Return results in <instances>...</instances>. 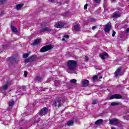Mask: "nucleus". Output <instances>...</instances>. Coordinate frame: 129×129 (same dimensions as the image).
I'll return each mask as SVG.
<instances>
[{"instance_id":"nucleus-44","label":"nucleus","mask_w":129,"mask_h":129,"mask_svg":"<svg viewBox=\"0 0 129 129\" xmlns=\"http://www.w3.org/2000/svg\"><path fill=\"white\" fill-rule=\"evenodd\" d=\"M22 88H23V90H26V86H22Z\"/></svg>"},{"instance_id":"nucleus-38","label":"nucleus","mask_w":129,"mask_h":129,"mask_svg":"<svg viewBox=\"0 0 129 129\" xmlns=\"http://www.w3.org/2000/svg\"><path fill=\"white\" fill-rule=\"evenodd\" d=\"M115 33H116L114 31H112V37H114V36H115Z\"/></svg>"},{"instance_id":"nucleus-21","label":"nucleus","mask_w":129,"mask_h":129,"mask_svg":"<svg viewBox=\"0 0 129 129\" xmlns=\"http://www.w3.org/2000/svg\"><path fill=\"white\" fill-rule=\"evenodd\" d=\"M67 124L69 126H70L71 125H73V124H74V122H73V120H71L70 121H69L67 123Z\"/></svg>"},{"instance_id":"nucleus-36","label":"nucleus","mask_w":129,"mask_h":129,"mask_svg":"<svg viewBox=\"0 0 129 129\" xmlns=\"http://www.w3.org/2000/svg\"><path fill=\"white\" fill-rule=\"evenodd\" d=\"M95 3H96V4H98L99 3H100V0H94Z\"/></svg>"},{"instance_id":"nucleus-50","label":"nucleus","mask_w":129,"mask_h":129,"mask_svg":"<svg viewBox=\"0 0 129 129\" xmlns=\"http://www.w3.org/2000/svg\"><path fill=\"white\" fill-rule=\"evenodd\" d=\"M62 41H65V38H64V37L62 39Z\"/></svg>"},{"instance_id":"nucleus-37","label":"nucleus","mask_w":129,"mask_h":129,"mask_svg":"<svg viewBox=\"0 0 129 129\" xmlns=\"http://www.w3.org/2000/svg\"><path fill=\"white\" fill-rule=\"evenodd\" d=\"M87 7H88V4L85 5L84 7V10H87Z\"/></svg>"},{"instance_id":"nucleus-22","label":"nucleus","mask_w":129,"mask_h":129,"mask_svg":"<svg viewBox=\"0 0 129 129\" xmlns=\"http://www.w3.org/2000/svg\"><path fill=\"white\" fill-rule=\"evenodd\" d=\"M75 30L77 31H80V28H79V25L76 24L74 26Z\"/></svg>"},{"instance_id":"nucleus-14","label":"nucleus","mask_w":129,"mask_h":129,"mask_svg":"<svg viewBox=\"0 0 129 129\" xmlns=\"http://www.w3.org/2000/svg\"><path fill=\"white\" fill-rule=\"evenodd\" d=\"M82 84L84 87H87L89 84V81L87 80L84 79L82 82Z\"/></svg>"},{"instance_id":"nucleus-34","label":"nucleus","mask_w":129,"mask_h":129,"mask_svg":"<svg viewBox=\"0 0 129 129\" xmlns=\"http://www.w3.org/2000/svg\"><path fill=\"white\" fill-rule=\"evenodd\" d=\"M98 78V77H97V76H94L93 78V80H96V79H97Z\"/></svg>"},{"instance_id":"nucleus-25","label":"nucleus","mask_w":129,"mask_h":129,"mask_svg":"<svg viewBox=\"0 0 129 129\" xmlns=\"http://www.w3.org/2000/svg\"><path fill=\"white\" fill-rule=\"evenodd\" d=\"M119 104H120V103L118 102V103H117V102H112L111 103V106H116L117 105H119Z\"/></svg>"},{"instance_id":"nucleus-28","label":"nucleus","mask_w":129,"mask_h":129,"mask_svg":"<svg viewBox=\"0 0 129 129\" xmlns=\"http://www.w3.org/2000/svg\"><path fill=\"white\" fill-rule=\"evenodd\" d=\"M70 82L75 84L77 82V80L76 79H72L71 80Z\"/></svg>"},{"instance_id":"nucleus-41","label":"nucleus","mask_w":129,"mask_h":129,"mask_svg":"<svg viewBox=\"0 0 129 129\" xmlns=\"http://www.w3.org/2000/svg\"><path fill=\"white\" fill-rule=\"evenodd\" d=\"M4 13H5V12L2 11L0 13V16H4Z\"/></svg>"},{"instance_id":"nucleus-49","label":"nucleus","mask_w":129,"mask_h":129,"mask_svg":"<svg viewBox=\"0 0 129 129\" xmlns=\"http://www.w3.org/2000/svg\"><path fill=\"white\" fill-rule=\"evenodd\" d=\"M111 129H116V128H115V127H113V126L111 127Z\"/></svg>"},{"instance_id":"nucleus-3","label":"nucleus","mask_w":129,"mask_h":129,"mask_svg":"<svg viewBox=\"0 0 129 129\" xmlns=\"http://www.w3.org/2000/svg\"><path fill=\"white\" fill-rule=\"evenodd\" d=\"M54 48V45H49L43 46L42 48L40 49V52H47V51H49V50H51Z\"/></svg>"},{"instance_id":"nucleus-51","label":"nucleus","mask_w":129,"mask_h":129,"mask_svg":"<svg viewBox=\"0 0 129 129\" xmlns=\"http://www.w3.org/2000/svg\"><path fill=\"white\" fill-rule=\"evenodd\" d=\"M99 79H101V78H102V76H100V77H99Z\"/></svg>"},{"instance_id":"nucleus-12","label":"nucleus","mask_w":129,"mask_h":129,"mask_svg":"<svg viewBox=\"0 0 129 129\" xmlns=\"http://www.w3.org/2000/svg\"><path fill=\"white\" fill-rule=\"evenodd\" d=\"M64 26H65V23L63 22H58L55 24V28H57L58 29L63 28Z\"/></svg>"},{"instance_id":"nucleus-23","label":"nucleus","mask_w":129,"mask_h":129,"mask_svg":"<svg viewBox=\"0 0 129 129\" xmlns=\"http://www.w3.org/2000/svg\"><path fill=\"white\" fill-rule=\"evenodd\" d=\"M9 88V84H6L2 87L3 90H7Z\"/></svg>"},{"instance_id":"nucleus-30","label":"nucleus","mask_w":129,"mask_h":129,"mask_svg":"<svg viewBox=\"0 0 129 129\" xmlns=\"http://www.w3.org/2000/svg\"><path fill=\"white\" fill-rule=\"evenodd\" d=\"M29 57V53H24L23 54V58H26Z\"/></svg>"},{"instance_id":"nucleus-6","label":"nucleus","mask_w":129,"mask_h":129,"mask_svg":"<svg viewBox=\"0 0 129 129\" xmlns=\"http://www.w3.org/2000/svg\"><path fill=\"white\" fill-rule=\"evenodd\" d=\"M119 123V121L116 118H113L109 120V124L113 125H117Z\"/></svg>"},{"instance_id":"nucleus-1","label":"nucleus","mask_w":129,"mask_h":129,"mask_svg":"<svg viewBox=\"0 0 129 129\" xmlns=\"http://www.w3.org/2000/svg\"><path fill=\"white\" fill-rule=\"evenodd\" d=\"M36 117H38L37 115H36L34 117V124H35V125H36V126H38V125H39L40 126H41V128H42V129L47 128V124H42V122H41L40 120H37V119H36Z\"/></svg>"},{"instance_id":"nucleus-31","label":"nucleus","mask_w":129,"mask_h":129,"mask_svg":"<svg viewBox=\"0 0 129 129\" xmlns=\"http://www.w3.org/2000/svg\"><path fill=\"white\" fill-rule=\"evenodd\" d=\"M97 100L96 99H94L93 100V102L92 103V104H93V105L97 104Z\"/></svg>"},{"instance_id":"nucleus-24","label":"nucleus","mask_w":129,"mask_h":129,"mask_svg":"<svg viewBox=\"0 0 129 129\" xmlns=\"http://www.w3.org/2000/svg\"><path fill=\"white\" fill-rule=\"evenodd\" d=\"M11 30L14 33H17L18 32V29L15 26H12Z\"/></svg>"},{"instance_id":"nucleus-33","label":"nucleus","mask_w":129,"mask_h":129,"mask_svg":"<svg viewBox=\"0 0 129 129\" xmlns=\"http://www.w3.org/2000/svg\"><path fill=\"white\" fill-rule=\"evenodd\" d=\"M68 88L69 89H71V88H72V84H71V83L68 84Z\"/></svg>"},{"instance_id":"nucleus-20","label":"nucleus","mask_w":129,"mask_h":129,"mask_svg":"<svg viewBox=\"0 0 129 129\" xmlns=\"http://www.w3.org/2000/svg\"><path fill=\"white\" fill-rule=\"evenodd\" d=\"M121 17V14L120 13H113L112 16V18H119Z\"/></svg>"},{"instance_id":"nucleus-4","label":"nucleus","mask_w":129,"mask_h":129,"mask_svg":"<svg viewBox=\"0 0 129 129\" xmlns=\"http://www.w3.org/2000/svg\"><path fill=\"white\" fill-rule=\"evenodd\" d=\"M7 62L8 63H11V64H14V63H18L19 62V59H17V58L11 57H8L7 59Z\"/></svg>"},{"instance_id":"nucleus-15","label":"nucleus","mask_w":129,"mask_h":129,"mask_svg":"<svg viewBox=\"0 0 129 129\" xmlns=\"http://www.w3.org/2000/svg\"><path fill=\"white\" fill-rule=\"evenodd\" d=\"M52 29L49 27H45L39 31V33H44V32H51Z\"/></svg>"},{"instance_id":"nucleus-9","label":"nucleus","mask_w":129,"mask_h":129,"mask_svg":"<svg viewBox=\"0 0 129 129\" xmlns=\"http://www.w3.org/2000/svg\"><path fill=\"white\" fill-rule=\"evenodd\" d=\"M47 113L48 108L44 107L40 110L39 113V115L42 116V115H45V114H47Z\"/></svg>"},{"instance_id":"nucleus-2","label":"nucleus","mask_w":129,"mask_h":129,"mask_svg":"<svg viewBox=\"0 0 129 129\" xmlns=\"http://www.w3.org/2000/svg\"><path fill=\"white\" fill-rule=\"evenodd\" d=\"M67 67L68 68V69L67 70L68 73L76 74V72H75V70L76 69L77 66H76V65H68Z\"/></svg>"},{"instance_id":"nucleus-13","label":"nucleus","mask_w":129,"mask_h":129,"mask_svg":"<svg viewBox=\"0 0 129 129\" xmlns=\"http://www.w3.org/2000/svg\"><path fill=\"white\" fill-rule=\"evenodd\" d=\"M99 56L102 60H104L105 58H107V57L108 56V54H107V53L106 52H103L102 53H100L99 54Z\"/></svg>"},{"instance_id":"nucleus-10","label":"nucleus","mask_w":129,"mask_h":129,"mask_svg":"<svg viewBox=\"0 0 129 129\" xmlns=\"http://www.w3.org/2000/svg\"><path fill=\"white\" fill-rule=\"evenodd\" d=\"M111 28V25H110V23H108L107 24L105 25L104 31L106 32V33H108L109 32H110Z\"/></svg>"},{"instance_id":"nucleus-8","label":"nucleus","mask_w":129,"mask_h":129,"mask_svg":"<svg viewBox=\"0 0 129 129\" xmlns=\"http://www.w3.org/2000/svg\"><path fill=\"white\" fill-rule=\"evenodd\" d=\"M121 98H122V96H121L120 94H116L115 95H111L110 97V99H121Z\"/></svg>"},{"instance_id":"nucleus-26","label":"nucleus","mask_w":129,"mask_h":129,"mask_svg":"<svg viewBox=\"0 0 129 129\" xmlns=\"http://www.w3.org/2000/svg\"><path fill=\"white\" fill-rule=\"evenodd\" d=\"M14 104H15L14 100H12V101L9 102V106L10 107L13 106Z\"/></svg>"},{"instance_id":"nucleus-29","label":"nucleus","mask_w":129,"mask_h":129,"mask_svg":"<svg viewBox=\"0 0 129 129\" xmlns=\"http://www.w3.org/2000/svg\"><path fill=\"white\" fill-rule=\"evenodd\" d=\"M60 84V81H55L54 82V85L55 86H58Z\"/></svg>"},{"instance_id":"nucleus-11","label":"nucleus","mask_w":129,"mask_h":129,"mask_svg":"<svg viewBox=\"0 0 129 129\" xmlns=\"http://www.w3.org/2000/svg\"><path fill=\"white\" fill-rule=\"evenodd\" d=\"M121 68H118L116 71L114 73V77L116 78L118 77V76H121Z\"/></svg>"},{"instance_id":"nucleus-52","label":"nucleus","mask_w":129,"mask_h":129,"mask_svg":"<svg viewBox=\"0 0 129 129\" xmlns=\"http://www.w3.org/2000/svg\"><path fill=\"white\" fill-rule=\"evenodd\" d=\"M114 62H117V60H114Z\"/></svg>"},{"instance_id":"nucleus-17","label":"nucleus","mask_w":129,"mask_h":129,"mask_svg":"<svg viewBox=\"0 0 129 129\" xmlns=\"http://www.w3.org/2000/svg\"><path fill=\"white\" fill-rule=\"evenodd\" d=\"M102 123H103V119H99L95 122L96 125H99L102 124Z\"/></svg>"},{"instance_id":"nucleus-42","label":"nucleus","mask_w":129,"mask_h":129,"mask_svg":"<svg viewBox=\"0 0 129 129\" xmlns=\"http://www.w3.org/2000/svg\"><path fill=\"white\" fill-rule=\"evenodd\" d=\"M63 38H66V39H68V38H69V36L66 35L63 36Z\"/></svg>"},{"instance_id":"nucleus-35","label":"nucleus","mask_w":129,"mask_h":129,"mask_svg":"<svg viewBox=\"0 0 129 129\" xmlns=\"http://www.w3.org/2000/svg\"><path fill=\"white\" fill-rule=\"evenodd\" d=\"M27 75H28V73H27V71H25L24 74V77H27Z\"/></svg>"},{"instance_id":"nucleus-19","label":"nucleus","mask_w":129,"mask_h":129,"mask_svg":"<svg viewBox=\"0 0 129 129\" xmlns=\"http://www.w3.org/2000/svg\"><path fill=\"white\" fill-rule=\"evenodd\" d=\"M23 7H24V4H18V5H16V10H17V11H20V10H21V9H22Z\"/></svg>"},{"instance_id":"nucleus-46","label":"nucleus","mask_w":129,"mask_h":129,"mask_svg":"<svg viewBox=\"0 0 129 129\" xmlns=\"http://www.w3.org/2000/svg\"><path fill=\"white\" fill-rule=\"evenodd\" d=\"M48 2H49V3H54V0H48Z\"/></svg>"},{"instance_id":"nucleus-5","label":"nucleus","mask_w":129,"mask_h":129,"mask_svg":"<svg viewBox=\"0 0 129 129\" xmlns=\"http://www.w3.org/2000/svg\"><path fill=\"white\" fill-rule=\"evenodd\" d=\"M62 98H59L56 100H54V105L55 106H57V107H60L62 105Z\"/></svg>"},{"instance_id":"nucleus-16","label":"nucleus","mask_w":129,"mask_h":129,"mask_svg":"<svg viewBox=\"0 0 129 129\" xmlns=\"http://www.w3.org/2000/svg\"><path fill=\"white\" fill-rule=\"evenodd\" d=\"M67 65H77V62L74 60H69L67 62Z\"/></svg>"},{"instance_id":"nucleus-27","label":"nucleus","mask_w":129,"mask_h":129,"mask_svg":"<svg viewBox=\"0 0 129 129\" xmlns=\"http://www.w3.org/2000/svg\"><path fill=\"white\" fill-rule=\"evenodd\" d=\"M7 3V0H1L0 1V5H4V4H6Z\"/></svg>"},{"instance_id":"nucleus-43","label":"nucleus","mask_w":129,"mask_h":129,"mask_svg":"<svg viewBox=\"0 0 129 129\" xmlns=\"http://www.w3.org/2000/svg\"><path fill=\"white\" fill-rule=\"evenodd\" d=\"M62 16H63V17H66L67 16L66 13H63L62 14Z\"/></svg>"},{"instance_id":"nucleus-47","label":"nucleus","mask_w":129,"mask_h":129,"mask_svg":"<svg viewBox=\"0 0 129 129\" xmlns=\"http://www.w3.org/2000/svg\"><path fill=\"white\" fill-rule=\"evenodd\" d=\"M89 58L87 56H86V61H88Z\"/></svg>"},{"instance_id":"nucleus-39","label":"nucleus","mask_w":129,"mask_h":129,"mask_svg":"<svg viewBox=\"0 0 129 129\" xmlns=\"http://www.w3.org/2000/svg\"><path fill=\"white\" fill-rule=\"evenodd\" d=\"M40 90L41 91H45V89H46L45 88H42V87H41L40 88Z\"/></svg>"},{"instance_id":"nucleus-7","label":"nucleus","mask_w":129,"mask_h":129,"mask_svg":"<svg viewBox=\"0 0 129 129\" xmlns=\"http://www.w3.org/2000/svg\"><path fill=\"white\" fill-rule=\"evenodd\" d=\"M37 60V56L36 55H32L28 58L25 59L26 63H28V62H34Z\"/></svg>"},{"instance_id":"nucleus-32","label":"nucleus","mask_w":129,"mask_h":129,"mask_svg":"<svg viewBox=\"0 0 129 129\" xmlns=\"http://www.w3.org/2000/svg\"><path fill=\"white\" fill-rule=\"evenodd\" d=\"M36 81H40V80H42V78L41 77H37L36 78Z\"/></svg>"},{"instance_id":"nucleus-48","label":"nucleus","mask_w":129,"mask_h":129,"mask_svg":"<svg viewBox=\"0 0 129 129\" xmlns=\"http://www.w3.org/2000/svg\"><path fill=\"white\" fill-rule=\"evenodd\" d=\"M126 32L127 33H129V28H128V29H126Z\"/></svg>"},{"instance_id":"nucleus-45","label":"nucleus","mask_w":129,"mask_h":129,"mask_svg":"<svg viewBox=\"0 0 129 129\" xmlns=\"http://www.w3.org/2000/svg\"><path fill=\"white\" fill-rule=\"evenodd\" d=\"M95 69H99V66H95Z\"/></svg>"},{"instance_id":"nucleus-18","label":"nucleus","mask_w":129,"mask_h":129,"mask_svg":"<svg viewBox=\"0 0 129 129\" xmlns=\"http://www.w3.org/2000/svg\"><path fill=\"white\" fill-rule=\"evenodd\" d=\"M41 43V40L35 39L34 42L31 44L32 46H36V45H39Z\"/></svg>"},{"instance_id":"nucleus-40","label":"nucleus","mask_w":129,"mask_h":129,"mask_svg":"<svg viewBox=\"0 0 129 129\" xmlns=\"http://www.w3.org/2000/svg\"><path fill=\"white\" fill-rule=\"evenodd\" d=\"M95 29H97V27L94 26L92 27V30H95Z\"/></svg>"}]
</instances>
